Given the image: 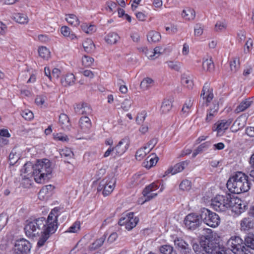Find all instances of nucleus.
Masks as SVG:
<instances>
[{
  "label": "nucleus",
  "mask_w": 254,
  "mask_h": 254,
  "mask_svg": "<svg viewBox=\"0 0 254 254\" xmlns=\"http://www.w3.org/2000/svg\"><path fill=\"white\" fill-rule=\"evenodd\" d=\"M202 68L204 70L209 72L214 71L215 66L212 58L203 60L202 62Z\"/></svg>",
  "instance_id": "72a5a7b5"
},
{
  "label": "nucleus",
  "mask_w": 254,
  "mask_h": 254,
  "mask_svg": "<svg viewBox=\"0 0 254 254\" xmlns=\"http://www.w3.org/2000/svg\"><path fill=\"white\" fill-rule=\"evenodd\" d=\"M31 248V244L28 241L21 239L15 242L14 251L16 254H28Z\"/></svg>",
  "instance_id": "f8f14e48"
},
{
  "label": "nucleus",
  "mask_w": 254,
  "mask_h": 254,
  "mask_svg": "<svg viewBox=\"0 0 254 254\" xmlns=\"http://www.w3.org/2000/svg\"><path fill=\"white\" fill-rule=\"evenodd\" d=\"M230 203V206L229 208H230L232 211L237 215L244 212L247 207V205L244 201L231 194Z\"/></svg>",
  "instance_id": "1a4fd4ad"
},
{
  "label": "nucleus",
  "mask_w": 254,
  "mask_h": 254,
  "mask_svg": "<svg viewBox=\"0 0 254 254\" xmlns=\"http://www.w3.org/2000/svg\"><path fill=\"white\" fill-rule=\"evenodd\" d=\"M94 61L93 58L87 56L85 55L82 58V65L85 67L91 66L93 64Z\"/></svg>",
  "instance_id": "3c124183"
},
{
  "label": "nucleus",
  "mask_w": 254,
  "mask_h": 254,
  "mask_svg": "<svg viewBox=\"0 0 254 254\" xmlns=\"http://www.w3.org/2000/svg\"><path fill=\"white\" fill-rule=\"evenodd\" d=\"M210 145L209 142H205L204 143L200 144L197 148V149L195 151V152L193 153V156L195 157L199 152L202 150L204 148L208 147Z\"/></svg>",
  "instance_id": "69168bd1"
},
{
  "label": "nucleus",
  "mask_w": 254,
  "mask_h": 254,
  "mask_svg": "<svg viewBox=\"0 0 254 254\" xmlns=\"http://www.w3.org/2000/svg\"><path fill=\"white\" fill-rule=\"evenodd\" d=\"M147 39L149 43H156L161 40V35L160 33L152 30L148 33Z\"/></svg>",
  "instance_id": "2f4dec72"
},
{
  "label": "nucleus",
  "mask_w": 254,
  "mask_h": 254,
  "mask_svg": "<svg viewBox=\"0 0 254 254\" xmlns=\"http://www.w3.org/2000/svg\"><path fill=\"white\" fill-rule=\"evenodd\" d=\"M158 140L156 138H152L144 146L146 147L149 152L154 148L157 144Z\"/></svg>",
  "instance_id": "e2e57ef3"
},
{
  "label": "nucleus",
  "mask_w": 254,
  "mask_h": 254,
  "mask_svg": "<svg viewBox=\"0 0 254 254\" xmlns=\"http://www.w3.org/2000/svg\"><path fill=\"white\" fill-rule=\"evenodd\" d=\"M228 246L235 254H253L245 243L239 236H232L227 242Z\"/></svg>",
  "instance_id": "39448f33"
},
{
  "label": "nucleus",
  "mask_w": 254,
  "mask_h": 254,
  "mask_svg": "<svg viewBox=\"0 0 254 254\" xmlns=\"http://www.w3.org/2000/svg\"><path fill=\"white\" fill-rule=\"evenodd\" d=\"M59 210L57 207L52 209L47 219L41 217L31 221H27L24 227L25 235L31 238L41 235L37 243L39 247H42L50 236L57 231L58 228Z\"/></svg>",
  "instance_id": "f257e3e1"
},
{
  "label": "nucleus",
  "mask_w": 254,
  "mask_h": 254,
  "mask_svg": "<svg viewBox=\"0 0 254 254\" xmlns=\"http://www.w3.org/2000/svg\"><path fill=\"white\" fill-rule=\"evenodd\" d=\"M193 105V100L191 98L187 99L183 105L180 115L183 117H187L191 112Z\"/></svg>",
  "instance_id": "412c9836"
},
{
  "label": "nucleus",
  "mask_w": 254,
  "mask_h": 254,
  "mask_svg": "<svg viewBox=\"0 0 254 254\" xmlns=\"http://www.w3.org/2000/svg\"><path fill=\"white\" fill-rule=\"evenodd\" d=\"M8 219V215L5 213H2L0 214V228L2 229L6 225Z\"/></svg>",
  "instance_id": "bf43d9fd"
},
{
  "label": "nucleus",
  "mask_w": 254,
  "mask_h": 254,
  "mask_svg": "<svg viewBox=\"0 0 254 254\" xmlns=\"http://www.w3.org/2000/svg\"><path fill=\"white\" fill-rule=\"evenodd\" d=\"M65 20L68 23L73 26H77L80 24L79 19L73 14H65Z\"/></svg>",
  "instance_id": "4c0bfd02"
},
{
  "label": "nucleus",
  "mask_w": 254,
  "mask_h": 254,
  "mask_svg": "<svg viewBox=\"0 0 254 254\" xmlns=\"http://www.w3.org/2000/svg\"><path fill=\"white\" fill-rule=\"evenodd\" d=\"M251 105V101L249 99H246L243 101L236 108L235 112L236 113H239L243 112L248 109Z\"/></svg>",
  "instance_id": "58836bf2"
},
{
  "label": "nucleus",
  "mask_w": 254,
  "mask_h": 254,
  "mask_svg": "<svg viewBox=\"0 0 254 254\" xmlns=\"http://www.w3.org/2000/svg\"><path fill=\"white\" fill-rule=\"evenodd\" d=\"M181 82L184 86H186L188 88H192L193 85V81L190 77H182Z\"/></svg>",
  "instance_id": "5fc2aeb1"
},
{
  "label": "nucleus",
  "mask_w": 254,
  "mask_h": 254,
  "mask_svg": "<svg viewBox=\"0 0 254 254\" xmlns=\"http://www.w3.org/2000/svg\"><path fill=\"white\" fill-rule=\"evenodd\" d=\"M169 67L175 71H179L181 69V64L178 62L168 61L167 62Z\"/></svg>",
  "instance_id": "4d7b16f0"
},
{
  "label": "nucleus",
  "mask_w": 254,
  "mask_h": 254,
  "mask_svg": "<svg viewBox=\"0 0 254 254\" xmlns=\"http://www.w3.org/2000/svg\"><path fill=\"white\" fill-rule=\"evenodd\" d=\"M240 230L245 233H252L254 231V221L249 217H245L240 221Z\"/></svg>",
  "instance_id": "6ab92c4d"
},
{
  "label": "nucleus",
  "mask_w": 254,
  "mask_h": 254,
  "mask_svg": "<svg viewBox=\"0 0 254 254\" xmlns=\"http://www.w3.org/2000/svg\"><path fill=\"white\" fill-rule=\"evenodd\" d=\"M120 37L116 32H110L105 37V40L108 44L112 45L116 44Z\"/></svg>",
  "instance_id": "473e14b6"
},
{
  "label": "nucleus",
  "mask_w": 254,
  "mask_h": 254,
  "mask_svg": "<svg viewBox=\"0 0 254 254\" xmlns=\"http://www.w3.org/2000/svg\"><path fill=\"white\" fill-rule=\"evenodd\" d=\"M52 172L51 162L48 159L38 160L33 166V176L37 183L44 182L45 179Z\"/></svg>",
  "instance_id": "20e7f679"
},
{
  "label": "nucleus",
  "mask_w": 254,
  "mask_h": 254,
  "mask_svg": "<svg viewBox=\"0 0 254 254\" xmlns=\"http://www.w3.org/2000/svg\"><path fill=\"white\" fill-rule=\"evenodd\" d=\"M21 115L22 117L27 121H31L34 118L33 113L28 109H25L21 111Z\"/></svg>",
  "instance_id": "864d4df0"
},
{
  "label": "nucleus",
  "mask_w": 254,
  "mask_h": 254,
  "mask_svg": "<svg viewBox=\"0 0 254 254\" xmlns=\"http://www.w3.org/2000/svg\"><path fill=\"white\" fill-rule=\"evenodd\" d=\"M77 108H79L81 114L85 116H87L92 114V109L87 103H83L81 105H78Z\"/></svg>",
  "instance_id": "a19ab883"
},
{
  "label": "nucleus",
  "mask_w": 254,
  "mask_h": 254,
  "mask_svg": "<svg viewBox=\"0 0 254 254\" xmlns=\"http://www.w3.org/2000/svg\"><path fill=\"white\" fill-rule=\"evenodd\" d=\"M33 166L31 162H27L23 166L21 172L25 174H30L32 170H33Z\"/></svg>",
  "instance_id": "052dcab7"
},
{
  "label": "nucleus",
  "mask_w": 254,
  "mask_h": 254,
  "mask_svg": "<svg viewBox=\"0 0 254 254\" xmlns=\"http://www.w3.org/2000/svg\"><path fill=\"white\" fill-rule=\"evenodd\" d=\"M82 46L85 51L87 53H91L93 52L95 48V46L93 41L90 38H87L84 40L82 43Z\"/></svg>",
  "instance_id": "f704fd0d"
},
{
  "label": "nucleus",
  "mask_w": 254,
  "mask_h": 254,
  "mask_svg": "<svg viewBox=\"0 0 254 254\" xmlns=\"http://www.w3.org/2000/svg\"><path fill=\"white\" fill-rule=\"evenodd\" d=\"M147 117V112L145 111H142L138 113L136 117V122L137 124L140 125L144 122Z\"/></svg>",
  "instance_id": "6e6d98bb"
},
{
  "label": "nucleus",
  "mask_w": 254,
  "mask_h": 254,
  "mask_svg": "<svg viewBox=\"0 0 254 254\" xmlns=\"http://www.w3.org/2000/svg\"><path fill=\"white\" fill-rule=\"evenodd\" d=\"M106 238L107 235L104 234L100 238H97L89 246V249L93 251L100 248L103 245Z\"/></svg>",
  "instance_id": "c756f323"
},
{
  "label": "nucleus",
  "mask_w": 254,
  "mask_h": 254,
  "mask_svg": "<svg viewBox=\"0 0 254 254\" xmlns=\"http://www.w3.org/2000/svg\"><path fill=\"white\" fill-rule=\"evenodd\" d=\"M139 50L144 53L149 60H153L157 58V57H156V55L154 54L153 50H150L148 49L147 47H142L139 49Z\"/></svg>",
  "instance_id": "de8ad7c7"
},
{
  "label": "nucleus",
  "mask_w": 254,
  "mask_h": 254,
  "mask_svg": "<svg viewBox=\"0 0 254 254\" xmlns=\"http://www.w3.org/2000/svg\"><path fill=\"white\" fill-rule=\"evenodd\" d=\"M132 101L128 98L125 99L121 104V108L125 112L128 111L132 104Z\"/></svg>",
  "instance_id": "8fccbe9b"
},
{
  "label": "nucleus",
  "mask_w": 254,
  "mask_h": 254,
  "mask_svg": "<svg viewBox=\"0 0 254 254\" xmlns=\"http://www.w3.org/2000/svg\"><path fill=\"white\" fill-rule=\"evenodd\" d=\"M231 194L217 195L211 199L212 208L217 211H225L230 207Z\"/></svg>",
  "instance_id": "423d86ee"
},
{
  "label": "nucleus",
  "mask_w": 254,
  "mask_h": 254,
  "mask_svg": "<svg viewBox=\"0 0 254 254\" xmlns=\"http://www.w3.org/2000/svg\"><path fill=\"white\" fill-rule=\"evenodd\" d=\"M219 107L218 105H214L213 108H210L207 111L205 121L207 123L211 122L214 118L217 115L218 112Z\"/></svg>",
  "instance_id": "cd10ccee"
},
{
  "label": "nucleus",
  "mask_w": 254,
  "mask_h": 254,
  "mask_svg": "<svg viewBox=\"0 0 254 254\" xmlns=\"http://www.w3.org/2000/svg\"><path fill=\"white\" fill-rule=\"evenodd\" d=\"M59 123L60 126L64 130H69L71 127L69 119L67 115L64 113L59 116Z\"/></svg>",
  "instance_id": "b1692460"
},
{
  "label": "nucleus",
  "mask_w": 254,
  "mask_h": 254,
  "mask_svg": "<svg viewBox=\"0 0 254 254\" xmlns=\"http://www.w3.org/2000/svg\"><path fill=\"white\" fill-rule=\"evenodd\" d=\"M245 246L247 248H250L254 250V235L249 233L245 238Z\"/></svg>",
  "instance_id": "c03bdc74"
},
{
  "label": "nucleus",
  "mask_w": 254,
  "mask_h": 254,
  "mask_svg": "<svg viewBox=\"0 0 254 254\" xmlns=\"http://www.w3.org/2000/svg\"><path fill=\"white\" fill-rule=\"evenodd\" d=\"M154 80L150 77L144 78L140 83V88L143 90H147L153 84Z\"/></svg>",
  "instance_id": "a18cd8bd"
},
{
  "label": "nucleus",
  "mask_w": 254,
  "mask_h": 254,
  "mask_svg": "<svg viewBox=\"0 0 254 254\" xmlns=\"http://www.w3.org/2000/svg\"><path fill=\"white\" fill-rule=\"evenodd\" d=\"M75 77L73 73H67L61 79V83L63 86L67 87L73 85L75 83Z\"/></svg>",
  "instance_id": "393cba45"
},
{
  "label": "nucleus",
  "mask_w": 254,
  "mask_h": 254,
  "mask_svg": "<svg viewBox=\"0 0 254 254\" xmlns=\"http://www.w3.org/2000/svg\"><path fill=\"white\" fill-rule=\"evenodd\" d=\"M61 155L62 157H71L73 155V153L70 149L66 148L62 149Z\"/></svg>",
  "instance_id": "774afa93"
},
{
  "label": "nucleus",
  "mask_w": 254,
  "mask_h": 254,
  "mask_svg": "<svg viewBox=\"0 0 254 254\" xmlns=\"http://www.w3.org/2000/svg\"><path fill=\"white\" fill-rule=\"evenodd\" d=\"M201 215L191 213L187 215L184 219L185 226L190 230H195L199 226L201 223Z\"/></svg>",
  "instance_id": "9b49d317"
},
{
  "label": "nucleus",
  "mask_w": 254,
  "mask_h": 254,
  "mask_svg": "<svg viewBox=\"0 0 254 254\" xmlns=\"http://www.w3.org/2000/svg\"><path fill=\"white\" fill-rule=\"evenodd\" d=\"M158 160L159 158L156 154H150L143 161V166L146 169H150L156 165Z\"/></svg>",
  "instance_id": "5701e85b"
},
{
  "label": "nucleus",
  "mask_w": 254,
  "mask_h": 254,
  "mask_svg": "<svg viewBox=\"0 0 254 254\" xmlns=\"http://www.w3.org/2000/svg\"><path fill=\"white\" fill-rule=\"evenodd\" d=\"M138 221V218L134 216V213L129 212L120 219L119 224L124 226L126 229L130 231L136 226Z\"/></svg>",
  "instance_id": "9d476101"
},
{
  "label": "nucleus",
  "mask_w": 254,
  "mask_h": 254,
  "mask_svg": "<svg viewBox=\"0 0 254 254\" xmlns=\"http://www.w3.org/2000/svg\"><path fill=\"white\" fill-rule=\"evenodd\" d=\"M201 218L205 224L212 228L217 227L220 223L219 215L207 208L202 209Z\"/></svg>",
  "instance_id": "6e6552de"
},
{
  "label": "nucleus",
  "mask_w": 254,
  "mask_h": 254,
  "mask_svg": "<svg viewBox=\"0 0 254 254\" xmlns=\"http://www.w3.org/2000/svg\"><path fill=\"white\" fill-rule=\"evenodd\" d=\"M11 18L16 22L21 24H26L29 21V18L25 13H14L12 14Z\"/></svg>",
  "instance_id": "bb28decb"
},
{
  "label": "nucleus",
  "mask_w": 254,
  "mask_h": 254,
  "mask_svg": "<svg viewBox=\"0 0 254 254\" xmlns=\"http://www.w3.org/2000/svg\"><path fill=\"white\" fill-rule=\"evenodd\" d=\"M166 32L169 34H174L177 32V26L174 24H170L169 25H166L165 26Z\"/></svg>",
  "instance_id": "13d9d810"
},
{
  "label": "nucleus",
  "mask_w": 254,
  "mask_h": 254,
  "mask_svg": "<svg viewBox=\"0 0 254 254\" xmlns=\"http://www.w3.org/2000/svg\"><path fill=\"white\" fill-rule=\"evenodd\" d=\"M251 185L249 177L242 172H236L227 183V187L229 191L236 194L248 191L251 189Z\"/></svg>",
  "instance_id": "f03ea898"
},
{
  "label": "nucleus",
  "mask_w": 254,
  "mask_h": 254,
  "mask_svg": "<svg viewBox=\"0 0 254 254\" xmlns=\"http://www.w3.org/2000/svg\"><path fill=\"white\" fill-rule=\"evenodd\" d=\"M116 184V180L114 177L107 176L100 182L97 188V191H102L103 195L107 196L113 192Z\"/></svg>",
  "instance_id": "0eeeda50"
},
{
  "label": "nucleus",
  "mask_w": 254,
  "mask_h": 254,
  "mask_svg": "<svg viewBox=\"0 0 254 254\" xmlns=\"http://www.w3.org/2000/svg\"><path fill=\"white\" fill-rule=\"evenodd\" d=\"M38 54L41 58L45 60H48L51 56L49 50L45 46H41L39 48Z\"/></svg>",
  "instance_id": "37998d69"
},
{
  "label": "nucleus",
  "mask_w": 254,
  "mask_h": 254,
  "mask_svg": "<svg viewBox=\"0 0 254 254\" xmlns=\"http://www.w3.org/2000/svg\"><path fill=\"white\" fill-rule=\"evenodd\" d=\"M82 30L87 34H92L96 31L97 27L95 25L90 23L84 22L81 24Z\"/></svg>",
  "instance_id": "c85d7f7f"
},
{
  "label": "nucleus",
  "mask_w": 254,
  "mask_h": 254,
  "mask_svg": "<svg viewBox=\"0 0 254 254\" xmlns=\"http://www.w3.org/2000/svg\"><path fill=\"white\" fill-rule=\"evenodd\" d=\"M81 227V223L79 221H76L74 222L71 226H70L67 230V232L68 233H77L80 230Z\"/></svg>",
  "instance_id": "09e8293b"
},
{
  "label": "nucleus",
  "mask_w": 254,
  "mask_h": 254,
  "mask_svg": "<svg viewBox=\"0 0 254 254\" xmlns=\"http://www.w3.org/2000/svg\"><path fill=\"white\" fill-rule=\"evenodd\" d=\"M130 140L128 137L126 136L122 138L114 147L115 157H120L123 155L129 148Z\"/></svg>",
  "instance_id": "4468645a"
},
{
  "label": "nucleus",
  "mask_w": 254,
  "mask_h": 254,
  "mask_svg": "<svg viewBox=\"0 0 254 254\" xmlns=\"http://www.w3.org/2000/svg\"><path fill=\"white\" fill-rule=\"evenodd\" d=\"M182 15L186 20H192L195 17V12L193 9L187 7L183 10Z\"/></svg>",
  "instance_id": "7c9ffc66"
},
{
  "label": "nucleus",
  "mask_w": 254,
  "mask_h": 254,
  "mask_svg": "<svg viewBox=\"0 0 254 254\" xmlns=\"http://www.w3.org/2000/svg\"><path fill=\"white\" fill-rule=\"evenodd\" d=\"M61 32L65 37H68L71 40L76 39V36L73 33H71L70 29L66 26H63L61 28Z\"/></svg>",
  "instance_id": "ea45409f"
},
{
  "label": "nucleus",
  "mask_w": 254,
  "mask_h": 254,
  "mask_svg": "<svg viewBox=\"0 0 254 254\" xmlns=\"http://www.w3.org/2000/svg\"><path fill=\"white\" fill-rule=\"evenodd\" d=\"M47 97L45 95H39L37 96L35 100V104L41 107L47 106Z\"/></svg>",
  "instance_id": "49530a36"
},
{
  "label": "nucleus",
  "mask_w": 254,
  "mask_h": 254,
  "mask_svg": "<svg viewBox=\"0 0 254 254\" xmlns=\"http://www.w3.org/2000/svg\"><path fill=\"white\" fill-rule=\"evenodd\" d=\"M149 152V151L146 149V147H141L136 151L135 155V158L137 160L141 161Z\"/></svg>",
  "instance_id": "79ce46f5"
},
{
  "label": "nucleus",
  "mask_w": 254,
  "mask_h": 254,
  "mask_svg": "<svg viewBox=\"0 0 254 254\" xmlns=\"http://www.w3.org/2000/svg\"><path fill=\"white\" fill-rule=\"evenodd\" d=\"M173 100L172 99H164L162 102L160 112L162 114H168L173 107Z\"/></svg>",
  "instance_id": "a878e982"
},
{
  "label": "nucleus",
  "mask_w": 254,
  "mask_h": 254,
  "mask_svg": "<svg viewBox=\"0 0 254 254\" xmlns=\"http://www.w3.org/2000/svg\"><path fill=\"white\" fill-rule=\"evenodd\" d=\"M92 127L91 120L87 116H82L78 122L79 131L81 133H88Z\"/></svg>",
  "instance_id": "f3484780"
},
{
  "label": "nucleus",
  "mask_w": 254,
  "mask_h": 254,
  "mask_svg": "<svg viewBox=\"0 0 254 254\" xmlns=\"http://www.w3.org/2000/svg\"><path fill=\"white\" fill-rule=\"evenodd\" d=\"M8 159L10 165H14L18 160V157L16 155V153L13 151L9 154Z\"/></svg>",
  "instance_id": "338daca9"
},
{
  "label": "nucleus",
  "mask_w": 254,
  "mask_h": 254,
  "mask_svg": "<svg viewBox=\"0 0 254 254\" xmlns=\"http://www.w3.org/2000/svg\"><path fill=\"white\" fill-rule=\"evenodd\" d=\"M176 248L182 254H191L190 246L181 238H177L174 240Z\"/></svg>",
  "instance_id": "dca6fc26"
},
{
  "label": "nucleus",
  "mask_w": 254,
  "mask_h": 254,
  "mask_svg": "<svg viewBox=\"0 0 254 254\" xmlns=\"http://www.w3.org/2000/svg\"><path fill=\"white\" fill-rule=\"evenodd\" d=\"M180 189L183 190H189L191 188V183L188 180H183L179 186Z\"/></svg>",
  "instance_id": "603ef678"
},
{
  "label": "nucleus",
  "mask_w": 254,
  "mask_h": 254,
  "mask_svg": "<svg viewBox=\"0 0 254 254\" xmlns=\"http://www.w3.org/2000/svg\"><path fill=\"white\" fill-rule=\"evenodd\" d=\"M160 185L161 183L159 181H155L145 187L142 191V194L145 197L144 202L149 201L157 195V193L150 192L158 190Z\"/></svg>",
  "instance_id": "ddd939ff"
},
{
  "label": "nucleus",
  "mask_w": 254,
  "mask_h": 254,
  "mask_svg": "<svg viewBox=\"0 0 254 254\" xmlns=\"http://www.w3.org/2000/svg\"><path fill=\"white\" fill-rule=\"evenodd\" d=\"M227 28V24L225 21H218L215 25V30L216 31H222Z\"/></svg>",
  "instance_id": "680f3d73"
},
{
  "label": "nucleus",
  "mask_w": 254,
  "mask_h": 254,
  "mask_svg": "<svg viewBox=\"0 0 254 254\" xmlns=\"http://www.w3.org/2000/svg\"><path fill=\"white\" fill-rule=\"evenodd\" d=\"M232 122V119L218 121L214 125L212 130L216 131L218 134L223 133L229 128Z\"/></svg>",
  "instance_id": "a211bd4d"
},
{
  "label": "nucleus",
  "mask_w": 254,
  "mask_h": 254,
  "mask_svg": "<svg viewBox=\"0 0 254 254\" xmlns=\"http://www.w3.org/2000/svg\"><path fill=\"white\" fill-rule=\"evenodd\" d=\"M122 83L125 84L124 81L121 79H119L118 82V84L120 85L119 87V90L121 93L126 94L127 93L128 89L125 84L122 85Z\"/></svg>",
  "instance_id": "0e129e2a"
},
{
  "label": "nucleus",
  "mask_w": 254,
  "mask_h": 254,
  "mask_svg": "<svg viewBox=\"0 0 254 254\" xmlns=\"http://www.w3.org/2000/svg\"><path fill=\"white\" fill-rule=\"evenodd\" d=\"M189 164V161H184L176 164L174 166L170 168L168 172H166V174L171 173L172 175L182 172Z\"/></svg>",
  "instance_id": "4be33fe9"
},
{
  "label": "nucleus",
  "mask_w": 254,
  "mask_h": 254,
  "mask_svg": "<svg viewBox=\"0 0 254 254\" xmlns=\"http://www.w3.org/2000/svg\"><path fill=\"white\" fill-rule=\"evenodd\" d=\"M230 67L231 70L233 73H236L240 67V59L239 57H234L230 61Z\"/></svg>",
  "instance_id": "e433bc0d"
},
{
  "label": "nucleus",
  "mask_w": 254,
  "mask_h": 254,
  "mask_svg": "<svg viewBox=\"0 0 254 254\" xmlns=\"http://www.w3.org/2000/svg\"><path fill=\"white\" fill-rule=\"evenodd\" d=\"M200 245L203 250L208 254H232L230 250L220 247L213 239L212 235H207L202 238Z\"/></svg>",
  "instance_id": "7ed1b4c3"
},
{
  "label": "nucleus",
  "mask_w": 254,
  "mask_h": 254,
  "mask_svg": "<svg viewBox=\"0 0 254 254\" xmlns=\"http://www.w3.org/2000/svg\"><path fill=\"white\" fill-rule=\"evenodd\" d=\"M159 251L161 254H177L174 248L170 245H163L159 247Z\"/></svg>",
  "instance_id": "c9c22d12"
},
{
  "label": "nucleus",
  "mask_w": 254,
  "mask_h": 254,
  "mask_svg": "<svg viewBox=\"0 0 254 254\" xmlns=\"http://www.w3.org/2000/svg\"><path fill=\"white\" fill-rule=\"evenodd\" d=\"M200 97L204 101V104L206 106H208L214 98L213 89L210 87V85L208 83H205L202 88Z\"/></svg>",
  "instance_id": "2eb2a0df"
},
{
  "label": "nucleus",
  "mask_w": 254,
  "mask_h": 254,
  "mask_svg": "<svg viewBox=\"0 0 254 254\" xmlns=\"http://www.w3.org/2000/svg\"><path fill=\"white\" fill-rule=\"evenodd\" d=\"M55 187L52 185H46L42 188L38 193V197L41 200L47 199L53 193Z\"/></svg>",
  "instance_id": "aec40b11"
}]
</instances>
